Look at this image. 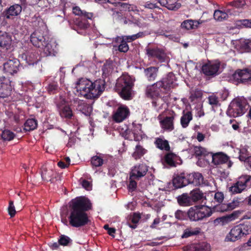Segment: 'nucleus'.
Returning <instances> with one entry per match:
<instances>
[{
	"instance_id": "f257e3e1",
	"label": "nucleus",
	"mask_w": 251,
	"mask_h": 251,
	"mask_svg": "<svg viewBox=\"0 0 251 251\" xmlns=\"http://www.w3.org/2000/svg\"><path fill=\"white\" fill-rule=\"evenodd\" d=\"M90 200L84 196L77 197L70 202L69 224L74 227H80L88 225L91 221L87 212L92 209Z\"/></svg>"
},
{
	"instance_id": "f03ea898",
	"label": "nucleus",
	"mask_w": 251,
	"mask_h": 251,
	"mask_svg": "<svg viewBox=\"0 0 251 251\" xmlns=\"http://www.w3.org/2000/svg\"><path fill=\"white\" fill-rule=\"evenodd\" d=\"M75 88L81 96L92 100L98 98L103 92L105 82L100 78L92 82L88 79L81 78L76 82Z\"/></svg>"
},
{
	"instance_id": "7ed1b4c3",
	"label": "nucleus",
	"mask_w": 251,
	"mask_h": 251,
	"mask_svg": "<svg viewBox=\"0 0 251 251\" xmlns=\"http://www.w3.org/2000/svg\"><path fill=\"white\" fill-rule=\"evenodd\" d=\"M251 234V223L246 221L234 226L226 234L225 241L235 242Z\"/></svg>"
},
{
	"instance_id": "20e7f679",
	"label": "nucleus",
	"mask_w": 251,
	"mask_h": 251,
	"mask_svg": "<svg viewBox=\"0 0 251 251\" xmlns=\"http://www.w3.org/2000/svg\"><path fill=\"white\" fill-rule=\"evenodd\" d=\"M134 83L129 76L121 77L117 81L115 89L120 97L125 100L132 98V88Z\"/></svg>"
},
{
	"instance_id": "39448f33",
	"label": "nucleus",
	"mask_w": 251,
	"mask_h": 251,
	"mask_svg": "<svg viewBox=\"0 0 251 251\" xmlns=\"http://www.w3.org/2000/svg\"><path fill=\"white\" fill-rule=\"evenodd\" d=\"M248 103L244 97H237L230 102L227 114L230 117H237L243 115L246 111Z\"/></svg>"
},
{
	"instance_id": "423d86ee",
	"label": "nucleus",
	"mask_w": 251,
	"mask_h": 251,
	"mask_svg": "<svg viewBox=\"0 0 251 251\" xmlns=\"http://www.w3.org/2000/svg\"><path fill=\"white\" fill-rule=\"evenodd\" d=\"M212 214L211 208L203 205H195L187 211L188 217L191 221L197 222L210 217Z\"/></svg>"
},
{
	"instance_id": "0eeeda50",
	"label": "nucleus",
	"mask_w": 251,
	"mask_h": 251,
	"mask_svg": "<svg viewBox=\"0 0 251 251\" xmlns=\"http://www.w3.org/2000/svg\"><path fill=\"white\" fill-rule=\"evenodd\" d=\"M229 80L236 85L239 83H251V70L248 69H237L230 76Z\"/></svg>"
},
{
	"instance_id": "6e6552de",
	"label": "nucleus",
	"mask_w": 251,
	"mask_h": 251,
	"mask_svg": "<svg viewBox=\"0 0 251 251\" xmlns=\"http://www.w3.org/2000/svg\"><path fill=\"white\" fill-rule=\"evenodd\" d=\"M247 187H251V176H243L229 188L232 194L240 193Z\"/></svg>"
},
{
	"instance_id": "1a4fd4ad",
	"label": "nucleus",
	"mask_w": 251,
	"mask_h": 251,
	"mask_svg": "<svg viewBox=\"0 0 251 251\" xmlns=\"http://www.w3.org/2000/svg\"><path fill=\"white\" fill-rule=\"evenodd\" d=\"M4 60L5 61L2 63L0 59V67L2 65L3 72L11 75L17 73L20 66L19 60L14 57L12 59L6 58Z\"/></svg>"
},
{
	"instance_id": "9d476101",
	"label": "nucleus",
	"mask_w": 251,
	"mask_h": 251,
	"mask_svg": "<svg viewBox=\"0 0 251 251\" xmlns=\"http://www.w3.org/2000/svg\"><path fill=\"white\" fill-rule=\"evenodd\" d=\"M162 83L157 81L152 85H148L145 89V95L148 99L157 100L161 98V94H165L161 87Z\"/></svg>"
},
{
	"instance_id": "9b49d317",
	"label": "nucleus",
	"mask_w": 251,
	"mask_h": 251,
	"mask_svg": "<svg viewBox=\"0 0 251 251\" xmlns=\"http://www.w3.org/2000/svg\"><path fill=\"white\" fill-rule=\"evenodd\" d=\"M145 50L146 54L149 59H156L161 63L165 61L167 55L163 49L158 47H147L146 48Z\"/></svg>"
},
{
	"instance_id": "f8f14e48",
	"label": "nucleus",
	"mask_w": 251,
	"mask_h": 251,
	"mask_svg": "<svg viewBox=\"0 0 251 251\" xmlns=\"http://www.w3.org/2000/svg\"><path fill=\"white\" fill-rule=\"evenodd\" d=\"M130 115V110L125 105H121L114 111L112 118L116 123H121L126 119Z\"/></svg>"
},
{
	"instance_id": "ddd939ff",
	"label": "nucleus",
	"mask_w": 251,
	"mask_h": 251,
	"mask_svg": "<svg viewBox=\"0 0 251 251\" xmlns=\"http://www.w3.org/2000/svg\"><path fill=\"white\" fill-rule=\"evenodd\" d=\"M48 40L44 32L36 30L30 35V42L32 45L38 48H43Z\"/></svg>"
},
{
	"instance_id": "4468645a",
	"label": "nucleus",
	"mask_w": 251,
	"mask_h": 251,
	"mask_svg": "<svg viewBox=\"0 0 251 251\" xmlns=\"http://www.w3.org/2000/svg\"><path fill=\"white\" fill-rule=\"evenodd\" d=\"M12 92V86L9 78L4 76H0V98L9 97Z\"/></svg>"
},
{
	"instance_id": "2eb2a0df",
	"label": "nucleus",
	"mask_w": 251,
	"mask_h": 251,
	"mask_svg": "<svg viewBox=\"0 0 251 251\" xmlns=\"http://www.w3.org/2000/svg\"><path fill=\"white\" fill-rule=\"evenodd\" d=\"M211 158L212 162L215 165H222L227 163L228 168H230L233 163L229 160V157L223 152L212 153L211 152L209 159Z\"/></svg>"
},
{
	"instance_id": "dca6fc26",
	"label": "nucleus",
	"mask_w": 251,
	"mask_h": 251,
	"mask_svg": "<svg viewBox=\"0 0 251 251\" xmlns=\"http://www.w3.org/2000/svg\"><path fill=\"white\" fill-rule=\"evenodd\" d=\"M176 80V76L172 73H169L165 77H164L161 80L158 82L162 83L161 86L163 90V93L165 94L169 93L171 90L174 87V83Z\"/></svg>"
},
{
	"instance_id": "f3484780",
	"label": "nucleus",
	"mask_w": 251,
	"mask_h": 251,
	"mask_svg": "<svg viewBox=\"0 0 251 251\" xmlns=\"http://www.w3.org/2000/svg\"><path fill=\"white\" fill-rule=\"evenodd\" d=\"M220 66L219 63H216L209 61L202 66L201 70L205 75L214 76L217 74Z\"/></svg>"
},
{
	"instance_id": "a211bd4d",
	"label": "nucleus",
	"mask_w": 251,
	"mask_h": 251,
	"mask_svg": "<svg viewBox=\"0 0 251 251\" xmlns=\"http://www.w3.org/2000/svg\"><path fill=\"white\" fill-rule=\"evenodd\" d=\"M148 171V167L144 164H139L135 165L131 169L129 174L136 179L144 176Z\"/></svg>"
},
{
	"instance_id": "6ab92c4d",
	"label": "nucleus",
	"mask_w": 251,
	"mask_h": 251,
	"mask_svg": "<svg viewBox=\"0 0 251 251\" xmlns=\"http://www.w3.org/2000/svg\"><path fill=\"white\" fill-rule=\"evenodd\" d=\"M176 114L173 112L169 116H166L160 121L161 127L164 130L172 131L175 129L174 120Z\"/></svg>"
},
{
	"instance_id": "aec40b11",
	"label": "nucleus",
	"mask_w": 251,
	"mask_h": 251,
	"mask_svg": "<svg viewBox=\"0 0 251 251\" xmlns=\"http://www.w3.org/2000/svg\"><path fill=\"white\" fill-rule=\"evenodd\" d=\"M22 8L20 4H15L6 9L2 13L3 17L6 19H12L19 15L22 12Z\"/></svg>"
},
{
	"instance_id": "412c9836",
	"label": "nucleus",
	"mask_w": 251,
	"mask_h": 251,
	"mask_svg": "<svg viewBox=\"0 0 251 251\" xmlns=\"http://www.w3.org/2000/svg\"><path fill=\"white\" fill-rule=\"evenodd\" d=\"M239 203V201L233 200L228 203H219L213 206L214 211L220 212L230 211L236 207Z\"/></svg>"
},
{
	"instance_id": "4be33fe9",
	"label": "nucleus",
	"mask_w": 251,
	"mask_h": 251,
	"mask_svg": "<svg viewBox=\"0 0 251 251\" xmlns=\"http://www.w3.org/2000/svg\"><path fill=\"white\" fill-rule=\"evenodd\" d=\"M22 57L25 58L26 63L29 65L36 64L39 60V54L38 52L34 50H30L26 51L23 54Z\"/></svg>"
},
{
	"instance_id": "5701e85b",
	"label": "nucleus",
	"mask_w": 251,
	"mask_h": 251,
	"mask_svg": "<svg viewBox=\"0 0 251 251\" xmlns=\"http://www.w3.org/2000/svg\"><path fill=\"white\" fill-rule=\"evenodd\" d=\"M173 184L176 189L182 188L188 184L187 175L181 173L173 179Z\"/></svg>"
},
{
	"instance_id": "b1692460",
	"label": "nucleus",
	"mask_w": 251,
	"mask_h": 251,
	"mask_svg": "<svg viewBox=\"0 0 251 251\" xmlns=\"http://www.w3.org/2000/svg\"><path fill=\"white\" fill-rule=\"evenodd\" d=\"M188 184H193L194 185H200L203 182V176L200 173H194L187 174Z\"/></svg>"
},
{
	"instance_id": "393cba45",
	"label": "nucleus",
	"mask_w": 251,
	"mask_h": 251,
	"mask_svg": "<svg viewBox=\"0 0 251 251\" xmlns=\"http://www.w3.org/2000/svg\"><path fill=\"white\" fill-rule=\"evenodd\" d=\"M43 49L44 53L46 56H55L57 53L56 44L55 43L49 42L48 40L46 42Z\"/></svg>"
},
{
	"instance_id": "a878e982",
	"label": "nucleus",
	"mask_w": 251,
	"mask_h": 251,
	"mask_svg": "<svg viewBox=\"0 0 251 251\" xmlns=\"http://www.w3.org/2000/svg\"><path fill=\"white\" fill-rule=\"evenodd\" d=\"M154 144L156 148L160 150H164L167 151H170V146L168 140L161 138V137H157L155 139Z\"/></svg>"
},
{
	"instance_id": "bb28decb",
	"label": "nucleus",
	"mask_w": 251,
	"mask_h": 251,
	"mask_svg": "<svg viewBox=\"0 0 251 251\" xmlns=\"http://www.w3.org/2000/svg\"><path fill=\"white\" fill-rule=\"evenodd\" d=\"M178 157V156L173 152H168L165 155L164 161L170 167H175L176 166V161Z\"/></svg>"
},
{
	"instance_id": "cd10ccee",
	"label": "nucleus",
	"mask_w": 251,
	"mask_h": 251,
	"mask_svg": "<svg viewBox=\"0 0 251 251\" xmlns=\"http://www.w3.org/2000/svg\"><path fill=\"white\" fill-rule=\"evenodd\" d=\"M232 14L231 10L229 8H227L226 12L216 10L214 13L213 17L215 20L221 22L227 19L228 15Z\"/></svg>"
},
{
	"instance_id": "c85d7f7f",
	"label": "nucleus",
	"mask_w": 251,
	"mask_h": 251,
	"mask_svg": "<svg viewBox=\"0 0 251 251\" xmlns=\"http://www.w3.org/2000/svg\"><path fill=\"white\" fill-rule=\"evenodd\" d=\"M158 69L155 67H150L144 69V74L148 80L154 81L157 75Z\"/></svg>"
},
{
	"instance_id": "c756f323",
	"label": "nucleus",
	"mask_w": 251,
	"mask_h": 251,
	"mask_svg": "<svg viewBox=\"0 0 251 251\" xmlns=\"http://www.w3.org/2000/svg\"><path fill=\"white\" fill-rule=\"evenodd\" d=\"M201 231V229L198 227H188L184 230L183 233L181 237L182 238H187L188 237L199 234Z\"/></svg>"
},
{
	"instance_id": "7c9ffc66",
	"label": "nucleus",
	"mask_w": 251,
	"mask_h": 251,
	"mask_svg": "<svg viewBox=\"0 0 251 251\" xmlns=\"http://www.w3.org/2000/svg\"><path fill=\"white\" fill-rule=\"evenodd\" d=\"M59 114L61 117L67 119H71L74 115L73 111L68 105H65L64 106H60L59 109Z\"/></svg>"
},
{
	"instance_id": "2f4dec72",
	"label": "nucleus",
	"mask_w": 251,
	"mask_h": 251,
	"mask_svg": "<svg viewBox=\"0 0 251 251\" xmlns=\"http://www.w3.org/2000/svg\"><path fill=\"white\" fill-rule=\"evenodd\" d=\"M200 23L196 20L191 19L184 20L181 24V27L186 30L195 29L198 27Z\"/></svg>"
},
{
	"instance_id": "473e14b6",
	"label": "nucleus",
	"mask_w": 251,
	"mask_h": 251,
	"mask_svg": "<svg viewBox=\"0 0 251 251\" xmlns=\"http://www.w3.org/2000/svg\"><path fill=\"white\" fill-rule=\"evenodd\" d=\"M177 201L180 206H188L193 205L190 197L186 193H184L177 198Z\"/></svg>"
},
{
	"instance_id": "72a5a7b5",
	"label": "nucleus",
	"mask_w": 251,
	"mask_h": 251,
	"mask_svg": "<svg viewBox=\"0 0 251 251\" xmlns=\"http://www.w3.org/2000/svg\"><path fill=\"white\" fill-rule=\"evenodd\" d=\"M114 68V64L113 61L111 60H106L102 66V75L105 77L108 76L112 73Z\"/></svg>"
},
{
	"instance_id": "f704fd0d",
	"label": "nucleus",
	"mask_w": 251,
	"mask_h": 251,
	"mask_svg": "<svg viewBox=\"0 0 251 251\" xmlns=\"http://www.w3.org/2000/svg\"><path fill=\"white\" fill-rule=\"evenodd\" d=\"M77 108L86 116H90L93 110L92 107L90 105L83 101L79 102Z\"/></svg>"
},
{
	"instance_id": "c9c22d12",
	"label": "nucleus",
	"mask_w": 251,
	"mask_h": 251,
	"mask_svg": "<svg viewBox=\"0 0 251 251\" xmlns=\"http://www.w3.org/2000/svg\"><path fill=\"white\" fill-rule=\"evenodd\" d=\"M147 152V150L140 144L136 146L135 151L132 154V156L136 160L140 159Z\"/></svg>"
},
{
	"instance_id": "e433bc0d",
	"label": "nucleus",
	"mask_w": 251,
	"mask_h": 251,
	"mask_svg": "<svg viewBox=\"0 0 251 251\" xmlns=\"http://www.w3.org/2000/svg\"><path fill=\"white\" fill-rule=\"evenodd\" d=\"M189 196L193 204L195 202L201 200L203 197V194L201 191L198 188H196L192 190Z\"/></svg>"
},
{
	"instance_id": "4c0bfd02",
	"label": "nucleus",
	"mask_w": 251,
	"mask_h": 251,
	"mask_svg": "<svg viewBox=\"0 0 251 251\" xmlns=\"http://www.w3.org/2000/svg\"><path fill=\"white\" fill-rule=\"evenodd\" d=\"M193 119V115L191 111H187L185 113L184 111L183 112V115L180 118V124L183 128L187 127L190 122Z\"/></svg>"
},
{
	"instance_id": "58836bf2",
	"label": "nucleus",
	"mask_w": 251,
	"mask_h": 251,
	"mask_svg": "<svg viewBox=\"0 0 251 251\" xmlns=\"http://www.w3.org/2000/svg\"><path fill=\"white\" fill-rule=\"evenodd\" d=\"M37 121L34 119H28L24 124V130L25 132H29L35 129L37 127Z\"/></svg>"
},
{
	"instance_id": "ea45409f",
	"label": "nucleus",
	"mask_w": 251,
	"mask_h": 251,
	"mask_svg": "<svg viewBox=\"0 0 251 251\" xmlns=\"http://www.w3.org/2000/svg\"><path fill=\"white\" fill-rule=\"evenodd\" d=\"M194 153L197 157L206 158L209 157L211 152H208L204 148L196 146L194 148Z\"/></svg>"
},
{
	"instance_id": "a19ab883",
	"label": "nucleus",
	"mask_w": 251,
	"mask_h": 251,
	"mask_svg": "<svg viewBox=\"0 0 251 251\" xmlns=\"http://www.w3.org/2000/svg\"><path fill=\"white\" fill-rule=\"evenodd\" d=\"M54 172L51 169L48 170L43 168L41 170V176L43 180L47 181H51L53 176Z\"/></svg>"
},
{
	"instance_id": "79ce46f5",
	"label": "nucleus",
	"mask_w": 251,
	"mask_h": 251,
	"mask_svg": "<svg viewBox=\"0 0 251 251\" xmlns=\"http://www.w3.org/2000/svg\"><path fill=\"white\" fill-rule=\"evenodd\" d=\"M132 133L133 134L134 140L136 141H139L142 139V131H141V126L139 125L137 126L134 127L132 129Z\"/></svg>"
},
{
	"instance_id": "37998d69",
	"label": "nucleus",
	"mask_w": 251,
	"mask_h": 251,
	"mask_svg": "<svg viewBox=\"0 0 251 251\" xmlns=\"http://www.w3.org/2000/svg\"><path fill=\"white\" fill-rule=\"evenodd\" d=\"M193 251H210V246L209 244L205 242H202L193 246Z\"/></svg>"
},
{
	"instance_id": "c03bdc74",
	"label": "nucleus",
	"mask_w": 251,
	"mask_h": 251,
	"mask_svg": "<svg viewBox=\"0 0 251 251\" xmlns=\"http://www.w3.org/2000/svg\"><path fill=\"white\" fill-rule=\"evenodd\" d=\"M59 244L63 246H69L72 244L73 240L68 236L61 235L58 241Z\"/></svg>"
},
{
	"instance_id": "a18cd8bd",
	"label": "nucleus",
	"mask_w": 251,
	"mask_h": 251,
	"mask_svg": "<svg viewBox=\"0 0 251 251\" xmlns=\"http://www.w3.org/2000/svg\"><path fill=\"white\" fill-rule=\"evenodd\" d=\"M59 87L56 81L50 82L47 88V90L50 94H55L59 91Z\"/></svg>"
},
{
	"instance_id": "49530a36",
	"label": "nucleus",
	"mask_w": 251,
	"mask_h": 251,
	"mask_svg": "<svg viewBox=\"0 0 251 251\" xmlns=\"http://www.w3.org/2000/svg\"><path fill=\"white\" fill-rule=\"evenodd\" d=\"M1 136L4 141H11L15 138V134L10 130L5 129L2 131Z\"/></svg>"
},
{
	"instance_id": "de8ad7c7",
	"label": "nucleus",
	"mask_w": 251,
	"mask_h": 251,
	"mask_svg": "<svg viewBox=\"0 0 251 251\" xmlns=\"http://www.w3.org/2000/svg\"><path fill=\"white\" fill-rule=\"evenodd\" d=\"M11 38L6 33L0 34V47H6L10 44Z\"/></svg>"
},
{
	"instance_id": "09e8293b",
	"label": "nucleus",
	"mask_w": 251,
	"mask_h": 251,
	"mask_svg": "<svg viewBox=\"0 0 251 251\" xmlns=\"http://www.w3.org/2000/svg\"><path fill=\"white\" fill-rule=\"evenodd\" d=\"M239 159L241 161L245 162L247 160V158L249 157L248 149L246 147H241L239 150Z\"/></svg>"
},
{
	"instance_id": "8fccbe9b",
	"label": "nucleus",
	"mask_w": 251,
	"mask_h": 251,
	"mask_svg": "<svg viewBox=\"0 0 251 251\" xmlns=\"http://www.w3.org/2000/svg\"><path fill=\"white\" fill-rule=\"evenodd\" d=\"M136 179L134 176H131L129 175V177L128 179L129 183L127 185V188L129 192H132L135 191L136 190L137 187V183L136 181L134 180Z\"/></svg>"
},
{
	"instance_id": "3c124183",
	"label": "nucleus",
	"mask_w": 251,
	"mask_h": 251,
	"mask_svg": "<svg viewBox=\"0 0 251 251\" xmlns=\"http://www.w3.org/2000/svg\"><path fill=\"white\" fill-rule=\"evenodd\" d=\"M91 163L92 165L94 167H100L103 164V159L99 156L95 155L91 158Z\"/></svg>"
},
{
	"instance_id": "603ef678",
	"label": "nucleus",
	"mask_w": 251,
	"mask_h": 251,
	"mask_svg": "<svg viewBox=\"0 0 251 251\" xmlns=\"http://www.w3.org/2000/svg\"><path fill=\"white\" fill-rule=\"evenodd\" d=\"M246 4L245 0H234L228 3L227 6L234 7L237 8H242Z\"/></svg>"
},
{
	"instance_id": "864d4df0",
	"label": "nucleus",
	"mask_w": 251,
	"mask_h": 251,
	"mask_svg": "<svg viewBox=\"0 0 251 251\" xmlns=\"http://www.w3.org/2000/svg\"><path fill=\"white\" fill-rule=\"evenodd\" d=\"M121 39L120 44L118 47V50L122 52H126L129 50V47L127 43L121 37H118Z\"/></svg>"
},
{
	"instance_id": "5fc2aeb1",
	"label": "nucleus",
	"mask_w": 251,
	"mask_h": 251,
	"mask_svg": "<svg viewBox=\"0 0 251 251\" xmlns=\"http://www.w3.org/2000/svg\"><path fill=\"white\" fill-rule=\"evenodd\" d=\"M241 48L247 52L251 51V39H245L241 42Z\"/></svg>"
},
{
	"instance_id": "6e6d98bb",
	"label": "nucleus",
	"mask_w": 251,
	"mask_h": 251,
	"mask_svg": "<svg viewBox=\"0 0 251 251\" xmlns=\"http://www.w3.org/2000/svg\"><path fill=\"white\" fill-rule=\"evenodd\" d=\"M175 216L176 218L179 220H184L188 217L187 212H186L180 210H177L175 212Z\"/></svg>"
},
{
	"instance_id": "4d7b16f0",
	"label": "nucleus",
	"mask_w": 251,
	"mask_h": 251,
	"mask_svg": "<svg viewBox=\"0 0 251 251\" xmlns=\"http://www.w3.org/2000/svg\"><path fill=\"white\" fill-rule=\"evenodd\" d=\"M237 24L246 28H251V19H242L237 21Z\"/></svg>"
},
{
	"instance_id": "13d9d810",
	"label": "nucleus",
	"mask_w": 251,
	"mask_h": 251,
	"mask_svg": "<svg viewBox=\"0 0 251 251\" xmlns=\"http://www.w3.org/2000/svg\"><path fill=\"white\" fill-rule=\"evenodd\" d=\"M202 96V92L199 89H195V91L191 94L190 98L192 100H194L196 99H200Z\"/></svg>"
},
{
	"instance_id": "bf43d9fd",
	"label": "nucleus",
	"mask_w": 251,
	"mask_h": 251,
	"mask_svg": "<svg viewBox=\"0 0 251 251\" xmlns=\"http://www.w3.org/2000/svg\"><path fill=\"white\" fill-rule=\"evenodd\" d=\"M8 212L9 215L11 217H13L16 214V210L15 206L14 205V202L13 201H10L9 202V206L8 207Z\"/></svg>"
},
{
	"instance_id": "052dcab7",
	"label": "nucleus",
	"mask_w": 251,
	"mask_h": 251,
	"mask_svg": "<svg viewBox=\"0 0 251 251\" xmlns=\"http://www.w3.org/2000/svg\"><path fill=\"white\" fill-rule=\"evenodd\" d=\"M240 214L239 211H235L233 212L231 214L225 217V218L227 220V221L230 222L237 218Z\"/></svg>"
},
{
	"instance_id": "680f3d73",
	"label": "nucleus",
	"mask_w": 251,
	"mask_h": 251,
	"mask_svg": "<svg viewBox=\"0 0 251 251\" xmlns=\"http://www.w3.org/2000/svg\"><path fill=\"white\" fill-rule=\"evenodd\" d=\"M224 199V195L223 193L221 192H218L215 193L214 200L219 203H221L223 202Z\"/></svg>"
},
{
	"instance_id": "e2e57ef3",
	"label": "nucleus",
	"mask_w": 251,
	"mask_h": 251,
	"mask_svg": "<svg viewBox=\"0 0 251 251\" xmlns=\"http://www.w3.org/2000/svg\"><path fill=\"white\" fill-rule=\"evenodd\" d=\"M209 103L212 105H217L219 103V100L217 97L215 95H211L208 97Z\"/></svg>"
},
{
	"instance_id": "0e129e2a",
	"label": "nucleus",
	"mask_w": 251,
	"mask_h": 251,
	"mask_svg": "<svg viewBox=\"0 0 251 251\" xmlns=\"http://www.w3.org/2000/svg\"><path fill=\"white\" fill-rule=\"evenodd\" d=\"M141 218V214L139 213H134L131 218V223L134 224H137Z\"/></svg>"
},
{
	"instance_id": "69168bd1",
	"label": "nucleus",
	"mask_w": 251,
	"mask_h": 251,
	"mask_svg": "<svg viewBox=\"0 0 251 251\" xmlns=\"http://www.w3.org/2000/svg\"><path fill=\"white\" fill-rule=\"evenodd\" d=\"M168 1V4L166 6V7L171 10H175L178 8L176 7V0H167Z\"/></svg>"
},
{
	"instance_id": "338daca9",
	"label": "nucleus",
	"mask_w": 251,
	"mask_h": 251,
	"mask_svg": "<svg viewBox=\"0 0 251 251\" xmlns=\"http://www.w3.org/2000/svg\"><path fill=\"white\" fill-rule=\"evenodd\" d=\"M251 247V236L250 237L247 242L244 243L240 247L241 251H245L249 250V247Z\"/></svg>"
},
{
	"instance_id": "774afa93",
	"label": "nucleus",
	"mask_w": 251,
	"mask_h": 251,
	"mask_svg": "<svg viewBox=\"0 0 251 251\" xmlns=\"http://www.w3.org/2000/svg\"><path fill=\"white\" fill-rule=\"evenodd\" d=\"M81 184L82 187L87 190H90L91 188L90 182L86 179H83L82 181Z\"/></svg>"
}]
</instances>
